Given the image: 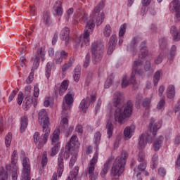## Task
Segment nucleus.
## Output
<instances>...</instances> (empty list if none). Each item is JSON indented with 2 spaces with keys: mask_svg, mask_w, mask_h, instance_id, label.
I'll use <instances>...</instances> for the list:
<instances>
[{
  "mask_svg": "<svg viewBox=\"0 0 180 180\" xmlns=\"http://www.w3.org/2000/svg\"><path fill=\"white\" fill-rule=\"evenodd\" d=\"M112 110H114V119L120 124H123L126 119H129L133 113V102L127 101L124 105L123 96L120 91L114 94Z\"/></svg>",
  "mask_w": 180,
  "mask_h": 180,
  "instance_id": "nucleus-1",
  "label": "nucleus"
},
{
  "mask_svg": "<svg viewBox=\"0 0 180 180\" xmlns=\"http://www.w3.org/2000/svg\"><path fill=\"white\" fill-rule=\"evenodd\" d=\"M143 65V62L141 60L139 59L137 60H135L134 62L133 66H132V73L131 75L130 81L127 80V76L124 75L122 77V88H126V86H129V84H131L134 85V86H136V88H138L137 86V82H136V74H138V75H143V69H139V67H141Z\"/></svg>",
  "mask_w": 180,
  "mask_h": 180,
  "instance_id": "nucleus-2",
  "label": "nucleus"
},
{
  "mask_svg": "<svg viewBox=\"0 0 180 180\" xmlns=\"http://www.w3.org/2000/svg\"><path fill=\"white\" fill-rule=\"evenodd\" d=\"M95 28V23L94 22V20H90L86 25V28L83 35L80 36V37L77 38L76 40V43L77 46H80V47H84V46L89 45V31L88 29L92 32Z\"/></svg>",
  "mask_w": 180,
  "mask_h": 180,
  "instance_id": "nucleus-3",
  "label": "nucleus"
},
{
  "mask_svg": "<svg viewBox=\"0 0 180 180\" xmlns=\"http://www.w3.org/2000/svg\"><path fill=\"white\" fill-rule=\"evenodd\" d=\"M91 50L93 63L98 64V63H101L105 50L103 44L102 42H94L91 45Z\"/></svg>",
  "mask_w": 180,
  "mask_h": 180,
  "instance_id": "nucleus-4",
  "label": "nucleus"
},
{
  "mask_svg": "<svg viewBox=\"0 0 180 180\" xmlns=\"http://www.w3.org/2000/svg\"><path fill=\"white\" fill-rule=\"evenodd\" d=\"M42 129L43 133H44V134L40 136V133L35 132L33 136L34 143L37 144L38 150H41V148L44 147V145L47 143V140L50 136V129Z\"/></svg>",
  "mask_w": 180,
  "mask_h": 180,
  "instance_id": "nucleus-5",
  "label": "nucleus"
},
{
  "mask_svg": "<svg viewBox=\"0 0 180 180\" xmlns=\"http://www.w3.org/2000/svg\"><path fill=\"white\" fill-rule=\"evenodd\" d=\"M18 152L14 150L11 155V161L10 165L6 166L7 171H11L13 180H18V174L19 172V167L16 164H18Z\"/></svg>",
  "mask_w": 180,
  "mask_h": 180,
  "instance_id": "nucleus-6",
  "label": "nucleus"
},
{
  "mask_svg": "<svg viewBox=\"0 0 180 180\" xmlns=\"http://www.w3.org/2000/svg\"><path fill=\"white\" fill-rule=\"evenodd\" d=\"M98 155H99V152L98 149H96L87 167V172L91 180H96V178H98V172H95V165H96V162H98Z\"/></svg>",
  "mask_w": 180,
  "mask_h": 180,
  "instance_id": "nucleus-7",
  "label": "nucleus"
},
{
  "mask_svg": "<svg viewBox=\"0 0 180 180\" xmlns=\"http://www.w3.org/2000/svg\"><path fill=\"white\" fill-rule=\"evenodd\" d=\"M103 8H105V1H101L94 10L93 19L96 20L97 26H101L102 22H103V19H105V13L103 12L99 13Z\"/></svg>",
  "mask_w": 180,
  "mask_h": 180,
  "instance_id": "nucleus-8",
  "label": "nucleus"
},
{
  "mask_svg": "<svg viewBox=\"0 0 180 180\" xmlns=\"http://www.w3.org/2000/svg\"><path fill=\"white\" fill-rule=\"evenodd\" d=\"M71 151H74V149H72L70 148V146H65V152L64 155L60 154V157L58 159V176L60 178V176L63 175V172H64V159L63 157H64L65 160H68L70 158V153Z\"/></svg>",
  "mask_w": 180,
  "mask_h": 180,
  "instance_id": "nucleus-9",
  "label": "nucleus"
},
{
  "mask_svg": "<svg viewBox=\"0 0 180 180\" xmlns=\"http://www.w3.org/2000/svg\"><path fill=\"white\" fill-rule=\"evenodd\" d=\"M33 95L34 98L30 96L25 97L24 103H25L27 108H29L32 103H34V106L37 105V98H39V95H40V89H39L38 84L34 86Z\"/></svg>",
  "mask_w": 180,
  "mask_h": 180,
  "instance_id": "nucleus-10",
  "label": "nucleus"
},
{
  "mask_svg": "<svg viewBox=\"0 0 180 180\" xmlns=\"http://www.w3.org/2000/svg\"><path fill=\"white\" fill-rule=\"evenodd\" d=\"M46 53L43 51V48H40L39 51L37 52L35 56L32 58L31 63H32V71H36L37 68H39V65H40V58H41V61H44Z\"/></svg>",
  "mask_w": 180,
  "mask_h": 180,
  "instance_id": "nucleus-11",
  "label": "nucleus"
},
{
  "mask_svg": "<svg viewBox=\"0 0 180 180\" xmlns=\"http://www.w3.org/2000/svg\"><path fill=\"white\" fill-rule=\"evenodd\" d=\"M38 120L40 126L42 129H50V121L49 120V115H47V111L42 109L39 111L38 114Z\"/></svg>",
  "mask_w": 180,
  "mask_h": 180,
  "instance_id": "nucleus-12",
  "label": "nucleus"
},
{
  "mask_svg": "<svg viewBox=\"0 0 180 180\" xmlns=\"http://www.w3.org/2000/svg\"><path fill=\"white\" fill-rule=\"evenodd\" d=\"M129 154H127V152L123 150L122 152L121 156L116 158L113 165L116 164L117 166H118V168H122V169H124V165H126V160H127Z\"/></svg>",
  "mask_w": 180,
  "mask_h": 180,
  "instance_id": "nucleus-13",
  "label": "nucleus"
},
{
  "mask_svg": "<svg viewBox=\"0 0 180 180\" xmlns=\"http://www.w3.org/2000/svg\"><path fill=\"white\" fill-rule=\"evenodd\" d=\"M153 138L151 136L150 134L143 133L139 138V146L141 149L145 148L146 144H147V143H153Z\"/></svg>",
  "mask_w": 180,
  "mask_h": 180,
  "instance_id": "nucleus-14",
  "label": "nucleus"
},
{
  "mask_svg": "<svg viewBox=\"0 0 180 180\" xmlns=\"http://www.w3.org/2000/svg\"><path fill=\"white\" fill-rule=\"evenodd\" d=\"M117 165L115 163V165H112V169H111V176L112 180H120L119 177L120 175H122L124 171V169L123 167H117Z\"/></svg>",
  "mask_w": 180,
  "mask_h": 180,
  "instance_id": "nucleus-15",
  "label": "nucleus"
},
{
  "mask_svg": "<svg viewBox=\"0 0 180 180\" xmlns=\"http://www.w3.org/2000/svg\"><path fill=\"white\" fill-rule=\"evenodd\" d=\"M161 122H155V120H154V119L150 120L148 129L150 133H152L153 137H155V136H157V131H158V129H161Z\"/></svg>",
  "mask_w": 180,
  "mask_h": 180,
  "instance_id": "nucleus-16",
  "label": "nucleus"
},
{
  "mask_svg": "<svg viewBox=\"0 0 180 180\" xmlns=\"http://www.w3.org/2000/svg\"><path fill=\"white\" fill-rule=\"evenodd\" d=\"M60 39L65 41V45L67 46L70 43V28L68 27L62 29L60 33Z\"/></svg>",
  "mask_w": 180,
  "mask_h": 180,
  "instance_id": "nucleus-17",
  "label": "nucleus"
},
{
  "mask_svg": "<svg viewBox=\"0 0 180 180\" xmlns=\"http://www.w3.org/2000/svg\"><path fill=\"white\" fill-rule=\"evenodd\" d=\"M116 43H117V37L115 34H112L108 41V53L112 54L115 48L116 47Z\"/></svg>",
  "mask_w": 180,
  "mask_h": 180,
  "instance_id": "nucleus-18",
  "label": "nucleus"
},
{
  "mask_svg": "<svg viewBox=\"0 0 180 180\" xmlns=\"http://www.w3.org/2000/svg\"><path fill=\"white\" fill-rule=\"evenodd\" d=\"M170 8H174L175 11V18L176 20H180V2L178 0H172L170 3Z\"/></svg>",
  "mask_w": 180,
  "mask_h": 180,
  "instance_id": "nucleus-19",
  "label": "nucleus"
},
{
  "mask_svg": "<svg viewBox=\"0 0 180 180\" xmlns=\"http://www.w3.org/2000/svg\"><path fill=\"white\" fill-rule=\"evenodd\" d=\"M68 58V53L65 52V51H62L56 53L55 61L56 64H60L63 63V60H66Z\"/></svg>",
  "mask_w": 180,
  "mask_h": 180,
  "instance_id": "nucleus-20",
  "label": "nucleus"
},
{
  "mask_svg": "<svg viewBox=\"0 0 180 180\" xmlns=\"http://www.w3.org/2000/svg\"><path fill=\"white\" fill-rule=\"evenodd\" d=\"M66 146L70 147L72 150H75L79 147V142L78 141V137L77 135H73Z\"/></svg>",
  "mask_w": 180,
  "mask_h": 180,
  "instance_id": "nucleus-21",
  "label": "nucleus"
},
{
  "mask_svg": "<svg viewBox=\"0 0 180 180\" xmlns=\"http://www.w3.org/2000/svg\"><path fill=\"white\" fill-rule=\"evenodd\" d=\"M135 130H136V127H134V125L127 127L124 129V135L125 140H129V139H131Z\"/></svg>",
  "mask_w": 180,
  "mask_h": 180,
  "instance_id": "nucleus-22",
  "label": "nucleus"
},
{
  "mask_svg": "<svg viewBox=\"0 0 180 180\" xmlns=\"http://www.w3.org/2000/svg\"><path fill=\"white\" fill-rule=\"evenodd\" d=\"M148 55V49H147V43L143 41L141 43V49L139 53V58H146Z\"/></svg>",
  "mask_w": 180,
  "mask_h": 180,
  "instance_id": "nucleus-23",
  "label": "nucleus"
},
{
  "mask_svg": "<svg viewBox=\"0 0 180 180\" xmlns=\"http://www.w3.org/2000/svg\"><path fill=\"white\" fill-rule=\"evenodd\" d=\"M52 144H60V129L54 130L53 134L50 136Z\"/></svg>",
  "mask_w": 180,
  "mask_h": 180,
  "instance_id": "nucleus-24",
  "label": "nucleus"
},
{
  "mask_svg": "<svg viewBox=\"0 0 180 180\" xmlns=\"http://www.w3.org/2000/svg\"><path fill=\"white\" fill-rule=\"evenodd\" d=\"M68 85H69L68 80H63L62 82L58 89V94L60 96H63V95L65 94V91H67V89H68Z\"/></svg>",
  "mask_w": 180,
  "mask_h": 180,
  "instance_id": "nucleus-25",
  "label": "nucleus"
},
{
  "mask_svg": "<svg viewBox=\"0 0 180 180\" xmlns=\"http://www.w3.org/2000/svg\"><path fill=\"white\" fill-rule=\"evenodd\" d=\"M22 174H30V161L29 158H25L22 160Z\"/></svg>",
  "mask_w": 180,
  "mask_h": 180,
  "instance_id": "nucleus-26",
  "label": "nucleus"
},
{
  "mask_svg": "<svg viewBox=\"0 0 180 180\" xmlns=\"http://www.w3.org/2000/svg\"><path fill=\"white\" fill-rule=\"evenodd\" d=\"M65 100V105L66 106H71L72 103H74V93L73 92H70L67 95L65 96L64 97Z\"/></svg>",
  "mask_w": 180,
  "mask_h": 180,
  "instance_id": "nucleus-27",
  "label": "nucleus"
},
{
  "mask_svg": "<svg viewBox=\"0 0 180 180\" xmlns=\"http://www.w3.org/2000/svg\"><path fill=\"white\" fill-rule=\"evenodd\" d=\"M172 35L173 36V39L174 41H179L180 40V31L176 29V26H172L170 29Z\"/></svg>",
  "mask_w": 180,
  "mask_h": 180,
  "instance_id": "nucleus-28",
  "label": "nucleus"
},
{
  "mask_svg": "<svg viewBox=\"0 0 180 180\" xmlns=\"http://www.w3.org/2000/svg\"><path fill=\"white\" fill-rule=\"evenodd\" d=\"M163 141H164V136H160L153 143L155 151H158L160 148H161V146H162Z\"/></svg>",
  "mask_w": 180,
  "mask_h": 180,
  "instance_id": "nucleus-29",
  "label": "nucleus"
},
{
  "mask_svg": "<svg viewBox=\"0 0 180 180\" xmlns=\"http://www.w3.org/2000/svg\"><path fill=\"white\" fill-rule=\"evenodd\" d=\"M167 96L169 99H174L175 98V86L170 84L167 89Z\"/></svg>",
  "mask_w": 180,
  "mask_h": 180,
  "instance_id": "nucleus-30",
  "label": "nucleus"
},
{
  "mask_svg": "<svg viewBox=\"0 0 180 180\" xmlns=\"http://www.w3.org/2000/svg\"><path fill=\"white\" fill-rule=\"evenodd\" d=\"M107 133L108 136V139H110L113 135V124H112V121L108 120L106 124Z\"/></svg>",
  "mask_w": 180,
  "mask_h": 180,
  "instance_id": "nucleus-31",
  "label": "nucleus"
},
{
  "mask_svg": "<svg viewBox=\"0 0 180 180\" xmlns=\"http://www.w3.org/2000/svg\"><path fill=\"white\" fill-rule=\"evenodd\" d=\"M140 41V38H134L131 44L127 47L128 51H136V47H137V44Z\"/></svg>",
  "mask_w": 180,
  "mask_h": 180,
  "instance_id": "nucleus-32",
  "label": "nucleus"
},
{
  "mask_svg": "<svg viewBox=\"0 0 180 180\" xmlns=\"http://www.w3.org/2000/svg\"><path fill=\"white\" fill-rule=\"evenodd\" d=\"M29 120H27V117L23 116L21 117V127L20 129V131L21 133H23L25 130L26 129V127H27Z\"/></svg>",
  "mask_w": 180,
  "mask_h": 180,
  "instance_id": "nucleus-33",
  "label": "nucleus"
},
{
  "mask_svg": "<svg viewBox=\"0 0 180 180\" xmlns=\"http://www.w3.org/2000/svg\"><path fill=\"white\" fill-rule=\"evenodd\" d=\"M54 8L58 16L63 15V7H61V1H57L54 5Z\"/></svg>",
  "mask_w": 180,
  "mask_h": 180,
  "instance_id": "nucleus-34",
  "label": "nucleus"
},
{
  "mask_svg": "<svg viewBox=\"0 0 180 180\" xmlns=\"http://www.w3.org/2000/svg\"><path fill=\"white\" fill-rule=\"evenodd\" d=\"M71 109V106L65 105V103L63 102L62 106V117H68V112Z\"/></svg>",
  "mask_w": 180,
  "mask_h": 180,
  "instance_id": "nucleus-35",
  "label": "nucleus"
},
{
  "mask_svg": "<svg viewBox=\"0 0 180 180\" xmlns=\"http://www.w3.org/2000/svg\"><path fill=\"white\" fill-rule=\"evenodd\" d=\"M81 78V67L77 66L75 69V73L73 75L74 81L78 82Z\"/></svg>",
  "mask_w": 180,
  "mask_h": 180,
  "instance_id": "nucleus-36",
  "label": "nucleus"
},
{
  "mask_svg": "<svg viewBox=\"0 0 180 180\" xmlns=\"http://www.w3.org/2000/svg\"><path fill=\"white\" fill-rule=\"evenodd\" d=\"M161 75H162V71H161V70H158L156 72H155V75L153 77V83L155 86H157V85H158V82H160Z\"/></svg>",
  "mask_w": 180,
  "mask_h": 180,
  "instance_id": "nucleus-37",
  "label": "nucleus"
},
{
  "mask_svg": "<svg viewBox=\"0 0 180 180\" xmlns=\"http://www.w3.org/2000/svg\"><path fill=\"white\" fill-rule=\"evenodd\" d=\"M44 23L46 25V26L51 25V18L50 17V12L49 11L44 13Z\"/></svg>",
  "mask_w": 180,
  "mask_h": 180,
  "instance_id": "nucleus-38",
  "label": "nucleus"
},
{
  "mask_svg": "<svg viewBox=\"0 0 180 180\" xmlns=\"http://www.w3.org/2000/svg\"><path fill=\"white\" fill-rule=\"evenodd\" d=\"M142 106L146 108V110H150V108H151V98H144L142 102Z\"/></svg>",
  "mask_w": 180,
  "mask_h": 180,
  "instance_id": "nucleus-39",
  "label": "nucleus"
},
{
  "mask_svg": "<svg viewBox=\"0 0 180 180\" xmlns=\"http://www.w3.org/2000/svg\"><path fill=\"white\" fill-rule=\"evenodd\" d=\"M95 101H96V97L94 94H91L90 97H86L85 100V102L86 103V108H89L91 103H94Z\"/></svg>",
  "mask_w": 180,
  "mask_h": 180,
  "instance_id": "nucleus-40",
  "label": "nucleus"
},
{
  "mask_svg": "<svg viewBox=\"0 0 180 180\" xmlns=\"http://www.w3.org/2000/svg\"><path fill=\"white\" fill-rule=\"evenodd\" d=\"M112 34V27L110 25H106L103 29L104 37H109Z\"/></svg>",
  "mask_w": 180,
  "mask_h": 180,
  "instance_id": "nucleus-41",
  "label": "nucleus"
},
{
  "mask_svg": "<svg viewBox=\"0 0 180 180\" xmlns=\"http://www.w3.org/2000/svg\"><path fill=\"white\" fill-rule=\"evenodd\" d=\"M110 164V160H108L103 166V168L101 172V176H105L108 174V171H109V165Z\"/></svg>",
  "mask_w": 180,
  "mask_h": 180,
  "instance_id": "nucleus-42",
  "label": "nucleus"
},
{
  "mask_svg": "<svg viewBox=\"0 0 180 180\" xmlns=\"http://www.w3.org/2000/svg\"><path fill=\"white\" fill-rule=\"evenodd\" d=\"M52 146H53V147L51 149V157H54L60 150V143H52Z\"/></svg>",
  "mask_w": 180,
  "mask_h": 180,
  "instance_id": "nucleus-43",
  "label": "nucleus"
},
{
  "mask_svg": "<svg viewBox=\"0 0 180 180\" xmlns=\"http://www.w3.org/2000/svg\"><path fill=\"white\" fill-rule=\"evenodd\" d=\"M143 103V95L141 94H138L136 97V106L138 108H140L141 103Z\"/></svg>",
  "mask_w": 180,
  "mask_h": 180,
  "instance_id": "nucleus-44",
  "label": "nucleus"
},
{
  "mask_svg": "<svg viewBox=\"0 0 180 180\" xmlns=\"http://www.w3.org/2000/svg\"><path fill=\"white\" fill-rule=\"evenodd\" d=\"M165 53L162 52L159 54V56L155 59V64H161L164 58H165Z\"/></svg>",
  "mask_w": 180,
  "mask_h": 180,
  "instance_id": "nucleus-45",
  "label": "nucleus"
},
{
  "mask_svg": "<svg viewBox=\"0 0 180 180\" xmlns=\"http://www.w3.org/2000/svg\"><path fill=\"white\" fill-rule=\"evenodd\" d=\"M113 75H110L108 79H106L105 82V88L108 89L110 87V85H112V82H113Z\"/></svg>",
  "mask_w": 180,
  "mask_h": 180,
  "instance_id": "nucleus-46",
  "label": "nucleus"
},
{
  "mask_svg": "<svg viewBox=\"0 0 180 180\" xmlns=\"http://www.w3.org/2000/svg\"><path fill=\"white\" fill-rule=\"evenodd\" d=\"M75 59H74V58H72L69 60V62L66 64H65L63 66V68H62V70L63 72H65L67 71V70L70 69V67H72V63L73 61H75Z\"/></svg>",
  "mask_w": 180,
  "mask_h": 180,
  "instance_id": "nucleus-47",
  "label": "nucleus"
},
{
  "mask_svg": "<svg viewBox=\"0 0 180 180\" xmlns=\"http://www.w3.org/2000/svg\"><path fill=\"white\" fill-rule=\"evenodd\" d=\"M45 71L46 78H50V75H51V63H50V62L47 63L45 68Z\"/></svg>",
  "mask_w": 180,
  "mask_h": 180,
  "instance_id": "nucleus-48",
  "label": "nucleus"
},
{
  "mask_svg": "<svg viewBox=\"0 0 180 180\" xmlns=\"http://www.w3.org/2000/svg\"><path fill=\"white\" fill-rule=\"evenodd\" d=\"M90 63H91V54L89 53H87L85 57V60L84 62L83 67L84 68H88Z\"/></svg>",
  "mask_w": 180,
  "mask_h": 180,
  "instance_id": "nucleus-49",
  "label": "nucleus"
},
{
  "mask_svg": "<svg viewBox=\"0 0 180 180\" xmlns=\"http://www.w3.org/2000/svg\"><path fill=\"white\" fill-rule=\"evenodd\" d=\"M167 44L168 41H167V39L162 38L160 39V47L162 50H165V49H167Z\"/></svg>",
  "mask_w": 180,
  "mask_h": 180,
  "instance_id": "nucleus-50",
  "label": "nucleus"
},
{
  "mask_svg": "<svg viewBox=\"0 0 180 180\" xmlns=\"http://www.w3.org/2000/svg\"><path fill=\"white\" fill-rule=\"evenodd\" d=\"M12 143V133L9 132L5 137V144L6 147H9Z\"/></svg>",
  "mask_w": 180,
  "mask_h": 180,
  "instance_id": "nucleus-51",
  "label": "nucleus"
},
{
  "mask_svg": "<svg viewBox=\"0 0 180 180\" xmlns=\"http://www.w3.org/2000/svg\"><path fill=\"white\" fill-rule=\"evenodd\" d=\"M91 79H92V72H89L86 73L85 85L86 86H89V84H91Z\"/></svg>",
  "mask_w": 180,
  "mask_h": 180,
  "instance_id": "nucleus-52",
  "label": "nucleus"
},
{
  "mask_svg": "<svg viewBox=\"0 0 180 180\" xmlns=\"http://www.w3.org/2000/svg\"><path fill=\"white\" fill-rule=\"evenodd\" d=\"M48 161H49V159H47V152L44 151L42 155V160H41L42 167L47 165Z\"/></svg>",
  "mask_w": 180,
  "mask_h": 180,
  "instance_id": "nucleus-53",
  "label": "nucleus"
},
{
  "mask_svg": "<svg viewBox=\"0 0 180 180\" xmlns=\"http://www.w3.org/2000/svg\"><path fill=\"white\" fill-rule=\"evenodd\" d=\"M165 106V100L161 99L157 105V109L158 110H162Z\"/></svg>",
  "mask_w": 180,
  "mask_h": 180,
  "instance_id": "nucleus-54",
  "label": "nucleus"
},
{
  "mask_svg": "<svg viewBox=\"0 0 180 180\" xmlns=\"http://www.w3.org/2000/svg\"><path fill=\"white\" fill-rule=\"evenodd\" d=\"M146 155L143 152H140L138 155V161L139 162H146Z\"/></svg>",
  "mask_w": 180,
  "mask_h": 180,
  "instance_id": "nucleus-55",
  "label": "nucleus"
},
{
  "mask_svg": "<svg viewBox=\"0 0 180 180\" xmlns=\"http://www.w3.org/2000/svg\"><path fill=\"white\" fill-rule=\"evenodd\" d=\"M18 92H19V89H15L11 92L8 97V102H12V101H13V98L16 96Z\"/></svg>",
  "mask_w": 180,
  "mask_h": 180,
  "instance_id": "nucleus-56",
  "label": "nucleus"
},
{
  "mask_svg": "<svg viewBox=\"0 0 180 180\" xmlns=\"http://www.w3.org/2000/svg\"><path fill=\"white\" fill-rule=\"evenodd\" d=\"M79 108L81 110H84V112H86V101L85 100H82L79 105Z\"/></svg>",
  "mask_w": 180,
  "mask_h": 180,
  "instance_id": "nucleus-57",
  "label": "nucleus"
},
{
  "mask_svg": "<svg viewBox=\"0 0 180 180\" xmlns=\"http://www.w3.org/2000/svg\"><path fill=\"white\" fill-rule=\"evenodd\" d=\"M175 54H176V46L173 45L170 51V60H172L175 57Z\"/></svg>",
  "mask_w": 180,
  "mask_h": 180,
  "instance_id": "nucleus-58",
  "label": "nucleus"
},
{
  "mask_svg": "<svg viewBox=\"0 0 180 180\" xmlns=\"http://www.w3.org/2000/svg\"><path fill=\"white\" fill-rule=\"evenodd\" d=\"M124 33H126V24H123L122 25H121L119 32V36L120 37H122V36H124Z\"/></svg>",
  "mask_w": 180,
  "mask_h": 180,
  "instance_id": "nucleus-59",
  "label": "nucleus"
},
{
  "mask_svg": "<svg viewBox=\"0 0 180 180\" xmlns=\"http://www.w3.org/2000/svg\"><path fill=\"white\" fill-rule=\"evenodd\" d=\"M74 130V126H70L67 128V129L65 130V134L66 137H69L70 134L72 133V131Z\"/></svg>",
  "mask_w": 180,
  "mask_h": 180,
  "instance_id": "nucleus-60",
  "label": "nucleus"
},
{
  "mask_svg": "<svg viewBox=\"0 0 180 180\" xmlns=\"http://www.w3.org/2000/svg\"><path fill=\"white\" fill-rule=\"evenodd\" d=\"M33 79H34V73L32 71L26 80L27 84L33 82Z\"/></svg>",
  "mask_w": 180,
  "mask_h": 180,
  "instance_id": "nucleus-61",
  "label": "nucleus"
},
{
  "mask_svg": "<svg viewBox=\"0 0 180 180\" xmlns=\"http://www.w3.org/2000/svg\"><path fill=\"white\" fill-rule=\"evenodd\" d=\"M72 13H74L73 8H70L67 11L66 15H65L66 20H68L70 19V17L71 16V15H72Z\"/></svg>",
  "mask_w": 180,
  "mask_h": 180,
  "instance_id": "nucleus-62",
  "label": "nucleus"
},
{
  "mask_svg": "<svg viewBox=\"0 0 180 180\" xmlns=\"http://www.w3.org/2000/svg\"><path fill=\"white\" fill-rule=\"evenodd\" d=\"M22 102H23V93L20 92L18 95V105H22Z\"/></svg>",
  "mask_w": 180,
  "mask_h": 180,
  "instance_id": "nucleus-63",
  "label": "nucleus"
},
{
  "mask_svg": "<svg viewBox=\"0 0 180 180\" xmlns=\"http://www.w3.org/2000/svg\"><path fill=\"white\" fill-rule=\"evenodd\" d=\"M22 180H30V173H22Z\"/></svg>",
  "mask_w": 180,
  "mask_h": 180,
  "instance_id": "nucleus-64",
  "label": "nucleus"
}]
</instances>
